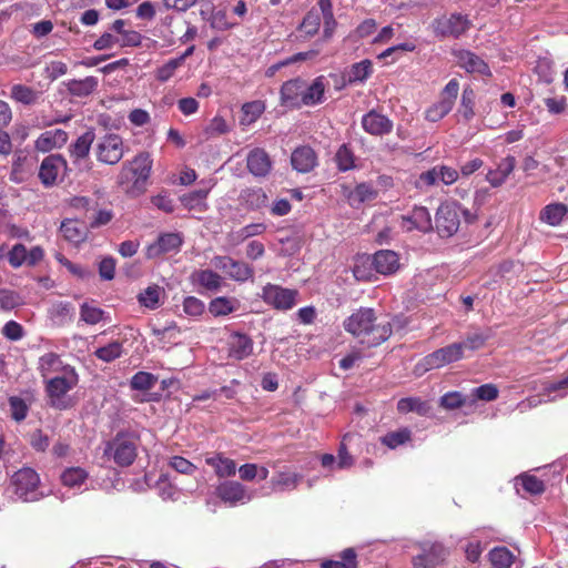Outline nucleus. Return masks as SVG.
<instances>
[{
	"label": "nucleus",
	"mask_w": 568,
	"mask_h": 568,
	"mask_svg": "<svg viewBox=\"0 0 568 568\" xmlns=\"http://www.w3.org/2000/svg\"><path fill=\"white\" fill-rule=\"evenodd\" d=\"M375 311L361 307L344 321L346 332L357 337L362 344L376 347L387 341L393 328L389 322H376Z\"/></svg>",
	"instance_id": "nucleus-1"
},
{
	"label": "nucleus",
	"mask_w": 568,
	"mask_h": 568,
	"mask_svg": "<svg viewBox=\"0 0 568 568\" xmlns=\"http://www.w3.org/2000/svg\"><path fill=\"white\" fill-rule=\"evenodd\" d=\"M152 159L150 153L141 152L131 161L122 164L118 175V184L122 191L131 196L142 194L151 174Z\"/></svg>",
	"instance_id": "nucleus-2"
},
{
	"label": "nucleus",
	"mask_w": 568,
	"mask_h": 568,
	"mask_svg": "<svg viewBox=\"0 0 568 568\" xmlns=\"http://www.w3.org/2000/svg\"><path fill=\"white\" fill-rule=\"evenodd\" d=\"M140 437L135 433L120 432L106 444L104 455L120 467L131 466L138 456Z\"/></svg>",
	"instance_id": "nucleus-3"
},
{
	"label": "nucleus",
	"mask_w": 568,
	"mask_h": 568,
	"mask_svg": "<svg viewBox=\"0 0 568 568\" xmlns=\"http://www.w3.org/2000/svg\"><path fill=\"white\" fill-rule=\"evenodd\" d=\"M79 383V375L74 367L65 368L61 376L49 378L45 383V393L50 399V405L57 409H67L70 404L64 400L68 392L73 389Z\"/></svg>",
	"instance_id": "nucleus-4"
},
{
	"label": "nucleus",
	"mask_w": 568,
	"mask_h": 568,
	"mask_svg": "<svg viewBox=\"0 0 568 568\" xmlns=\"http://www.w3.org/2000/svg\"><path fill=\"white\" fill-rule=\"evenodd\" d=\"M471 27V21L462 13H452L450 16H442L432 22V29L438 38L458 39L466 33Z\"/></svg>",
	"instance_id": "nucleus-5"
},
{
	"label": "nucleus",
	"mask_w": 568,
	"mask_h": 568,
	"mask_svg": "<svg viewBox=\"0 0 568 568\" xmlns=\"http://www.w3.org/2000/svg\"><path fill=\"white\" fill-rule=\"evenodd\" d=\"M94 154L97 160L103 164H118L124 155L122 138L115 133L103 135L94 145Z\"/></svg>",
	"instance_id": "nucleus-6"
},
{
	"label": "nucleus",
	"mask_w": 568,
	"mask_h": 568,
	"mask_svg": "<svg viewBox=\"0 0 568 568\" xmlns=\"http://www.w3.org/2000/svg\"><path fill=\"white\" fill-rule=\"evenodd\" d=\"M418 547L420 552L412 558L413 568H436L448 556L447 548L439 541H423Z\"/></svg>",
	"instance_id": "nucleus-7"
},
{
	"label": "nucleus",
	"mask_w": 568,
	"mask_h": 568,
	"mask_svg": "<svg viewBox=\"0 0 568 568\" xmlns=\"http://www.w3.org/2000/svg\"><path fill=\"white\" fill-rule=\"evenodd\" d=\"M463 356L460 344L453 343L425 356L417 365V369L420 368L423 372L437 369L462 359Z\"/></svg>",
	"instance_id": "nucleus-8"
},
{
	"label": "nucleus",
	"mask_w": 568,
	"mask_h": 568,
	"mask_svg": "<svg viewBox=\"0 0 568 568\" xmlns=\"http://www.w3.org/2000/svg\"><path fill=\"white\" fill-rule=\"evenodd\" d=\"M297 296V290L286 288L270 283L262 290L263 301L278 311L292 310L296 304Z\"/></svg>",
	"instance_id": "nucleus-9"
},
{
	"label": "nucleus",
	"mask_w": 568,
	"mask_h": 568,
	"mask_svg": "<svg viewBox=\"0 0 568 568\" xmlns=\"http://www.w3.org/2000/svg\"><path fill=\"white\" fill-rule=\"evenodd\" d=\"M436 230L440 237H450L459 229V206L456 203H443L435 216Z\"/></svg>",
	"instance_id": "nucleus-10"
},
{
	"label": "nucleus",
	"mask_w": 568,
	"mask_h": 568,
	"mask_svg": "<svg viewBox=\"0 0 568 568\" xmlns=\"http://www.w3.org/2000/svg\"><path fill=\"white\" fill-rule=\"evenodd\" d=\"M39 483L40 478L38 473L29 467L18 470L12 476L14 493L23 500H31L34 498Z\"/></svg>",
	"instance_id": "nucleus-11"
},
{
	"label": "nucleus",
	"mask_w": 568,
	"mask_h": 568,
	"mask_svg": "<svg viewBox=\"0 0 568 568\" xmlns=\"http://www.w3.org/2000/svg\"><path fill=\"white\" fill-rule=\"evenodd\" d=\"M213 262L217 268L223 270L229 277L237 282H245L254 275L252 266L245 262L235 261L230 256H215Z\"/></svg>",
	"instance_id": "nucleus-12"
},
{
	"label": "nucleus",
	"mask_w": 568,
	"mask_h": 568,
	"mask_svg": "<svg viewBox=\"0 0 568 568\" xmlns=\"http://www.w3.org/2000/svg\"><path fill=\"white\" fill-rule=\"evenodd\" d=\"M254 342L245 333L233 332L227 339V357L233 361H243L253 354Z\"/></svg>",
	"instance_id": "nucleus-13"
},
{
	"label": "nucleus",
	"mask_w": 568,
	"mask_h": 568,
	"mask_svg": "<svg viewBox=\"0 0 568 568\" xmlns=\"http://www.w3.org/2000/svg\"><path fill=\"white\" fill-rule=\"evenodd\" d=\"M183 240L178 233H163L156 241L149 244L145 248L146 258H156L163 254L179 251Z\"/></svg>",
	"instance_id": "nucleus-14"
},
{
	"label": "nucleus",
	"mask_w": 568,
	"mask_h": 568,
	"mask_svg": "<svg viewBox=\"0 0 568 568\" xmlns=\"http://www.w3.org/2000/svg\"><path fill=\"white\" fill-rule=\"evenodd\" d=\"M65 169V159L60 154H51L41 162L39 179L44 186H52L55 184L59 174Z\"/></svg>",
	"instance_id": "nucleus-15"
},
{
	"label": "nucleus",
	"mask_w": 568,
	"mask_h": 568,
	"mask_svg": "<svg viewBox=\"0 0 568 568\" xmlns=\"http://www.w3.org/2000/svg\"><path fill=\"white\" fill-rule=\"evenodd\" d=\"M215 495L224 504H229L231 506L251 499L245 486L236 480H225L220 483L215 488Z\"/></svg>",
	"instance_id": "nucleus-16"
},
{
	"label": "nucleus",
	"mask_w": 568,
	"mask_h": 568,
	"mask_svg": "<svg viewBox=\"0 0 568 568\" xmlns=\"http://www.w3.org/2000/svg\"><path fill=\"white\" fill-rule=\"evenodd\" d=\"M457 64L468 73H478L484 77H491L489 65L476 53L460 49L453 52Z\"/></svg>",
	"instance_id": "nucleus-17"
},
{
	"label": "nucleus",
	"mask_w": 568,
	"mask_h": 568,
	"mask_svg": "<svg viewBox=\"0 0 568 568\" xmlns=\"http://www.w3.org/2000/svg\"><path fill=\"white\" fill-rule=\"evenodd\" d=\"M361 124L366 133L375 136L389 134L394 126L393 121L388 116L376 110H371L364 114Z\"/></svg>",
	"instance_id": "nucleus-18"
},
{
	"label": "nucleus",
	"mask_w": 568,
	"mask_h": 568,
	"mask_svg": "<svg viewBox=\"0 0 568 568\" xmlns=\"http://www.w3.org/2000/svg\"><path fill=\"white\" fill-rule=\"evenodd\" d=\"M402 227L406 231L418 230L424 233L432 231V216L427 207L415 206L409 214L403 215Z\"/></svg>",
	"instance_id": "nucleus-19"
},
{
	"label": "nucleus",
	"mask_w": 568,
	"mask_h": 568,
	"mask_svg": "<svg viewBox=\"0 0 568 568\" xmlns=\"http://www.w3.org/2000/svg\"><path fill=\"white\" fill-rule=\"evenodd\" d=\"M246 168L254 176L264 178L272 170V160L264 149L255 148L246 156Z\"/></svg>",
	"instance_id": "nucleus-20"
},
{
	"label": "nucleus",
	"mask_w": 568,
	"mask_h": 568,
	"mask_svg": "<svg viewBox=\"0 0 568 568\" xmlns=\"http://www.w3.org/2000/svg\"><path fill=\"white\" fill-rule=\"evenodd\" d=\"M371 263L377 273L383 275H392L396 273L400 266L399 256L390 250H379L372 257Z\"/></svg>",
	"instance_id": "nucleus-21"
},
{
	"label": "nucleus",
	"mask_w": 568,
	"mask_h": 568,
	"mask_svg": "<svg viewBox=\"0 0 568 568\" xmlns=\"http://www.w3.org/2000/svg\"><path fill=\"white\" fill-rule=\"evenodd\" d=\"M291 163L294 170L300 173L311 172L317 164V155L308 145L296 148L291 155Z\"/></svg>",
	"instance_id": "nucleus-22"
},
{
	"label": "nucleus",
	"mask_w": 568,
	"mask_h": 568,
	"mask_svg": "<svg viewBox=\"0 0 568 568\" xmlns=\"http://www.w3.org/2000/svg\"><path fill=\"white\" fill-rule=\"evenodd\" d=\"M303 80L292 79L281 87V104L288 108H301L303 105Z\"/></svg>",
	"instance_id": "nucleus-23"
},
{
	"label": "nucleus",
	"mask_w": 568,
	"mask_h": 568,
	"mask_svg": "<svg viewBox=\"0 0 568 568\" xmlns=\"http://www.w3.org/2000/svg\"><path fill=\"white\" fill-rule=\"evenodd\" d=\"M68 133L62 129L49 130L39 135L36 140V149L40 152H49L62 148L68 141Z\"/></svg>",
	"instance_id": "nucleus-24"
},
{
	"label": "nucleus",
	"mask_w": 568,
	"mask_h": 568,
	"mask_svg": "<svg viewBox=\"0 0 568 568\" xmlns=\"http://www.w3.org/2000/svg\"><path fill=\"white\" fill-rule=\"evenodd\" d=\"M459 92V82L457 79H452L440 92V99L433 105L439 113L446 116L452 110L456 102Z\"/></svg>",
	"instance_id": "nucleus-25"
},
{
	"label": "nucleus",
	"mask_w": 568,
	"mask_h": 568,
	"mask_svg": "<svg viewBox=\"0 0 568 568\" xmlns=\"http://www.w3.org/2000/svg\"><path fill=\"white\" fill-rule=\"evenodd\" d=\"M516 166V159L513 155H507L498 164L497 169L490 170L486 179L494 187L500 186L507 178L513 173Z\"/></svg>",
	"instance_id": "nucleus-26"
},
{
	"label": "nucleus",
	"mask_w": 568,
	"mask_h": 568,
	"mask_svg": "<svg viewBox=\"0 0 568 568\" xmlns=\"http://www.w3.org/2000/svg\"><path fill=\"white\" fill-rule=\"evenodd\" d=\"M205 463L214 468L220 478L232 477L236 473V463L221 453L206 457Z\"/></svg>",
	"instance_id": "nucleus-27"
},
{
	"label": "nucleus",
	"mask_w": 568,
	"mask_h": 568,
	"mask_svg": "<svg viewBox=\"0 0 568 568\" xmlns=\"http://www.w3.org/2000/svg\"><path fill=\"white\" fill-rule=\"evenodd\" d=\"M71 367L64 365L60 356L55 353H47L39 358L38 369L43 378L49 377L53 373H65V368Z\"/></svg>",
	"instance_id": "nucleus-28"
},
{
	"label": "nucleus",
	"mask_w": 568,
	"mask_h": 568,
	"mask_svg": "<svg viewBox=\"0 0 568 568\" xmlns=\"http://www.w3.org/2000/svg\"><path fill=\"white\" fill-rule=\"evenodd\" d=\"M515 487L517 493L520 491V488L528 495L538 496L541 495L545 489V483L535 475H530L524 473L515 478Z\"/></svg>",
	"instance_id": "nucleus-29"
},
{
	"label": "nucleus",
	"mask_w": 568,
	"mask_h": 568,
	"mask_svg": "<svg viewBox=\"0 0 568 568\" xmlns=\"http://www.w3.org/2000/svg\"><path fill=\"white\" fill-rule=\"evenodd\" d=\"M240 308V302L235 297L219 296L209 303V312L214 317L226 316Z\"/></svg>",
	"instance_id": "nucleus-30"
},
{
	"label": "nucleus",
	"mask_w": 568,
	"mask_h": 568,
	"mask_svg": "<svg viewBox=\"0 0 568 568\" xmlns=\"http://www.w3.org/2000/svg\"><path fill=\"white\" fill-rule=\"evenodd\" d=\"M430 405L427 400L419 397H404L397 402V412L399 414L416 413L419 416H427L430 413Z\"/></svg>",
	"instance_id": "nucleus-31"
},
{
	"label": "nucleus",
	"mask_w": 568,
	"mask_h": 568,
	"mask_svg": "<svg viewBox=\"0 0 568 568\" xmlns=\"http://www.w3.org/2000/svg\"><path fill=\"white\" fill-rule=\"evenodd\" d=\"M324 92L325 84L323 77L316 78L310 85L303 81V105H314L321 103L324 98Z\"/></svg>",
	"instance_id": "nucleus-32"
},
{
	"label": "nucleus",
	"mask_w": 568,
	"mask_h": 568,
	"mask_svg": "<svg viewBox=\"0 0 568 568\" xmlns=\"http://www.w3.org/2000/svg\"><path fill=\"white\" fill-rule=\"evenodd\" d=\"M60 231L63 237L73 244H80L87 239L85 227L78 220L68 219L63 221Z\"/></svg>",
	"instance_id": "nucleus-33"
},
{
	"label": "nucleus",
	"mask_w": 568,
	"mask_h": 568,
	"mask_svg": "<svg viewBox=\"0 0 568 568\" xmlns=\"http://www.w3.org/2000/svg\"><path fill=\"white\" fill-rule=\"evenodd\" d=\"M568 213V206L564 203H551L546 205L539 214L541 222L547 223L551 226L559 225L566 214Z\"/></svg>",
	"instance_id": "nucleus-34"
},
{
	"label": "nucleus",
	"mask_w": 568,
	"mask_h": 568,
	"mask_svg": "<svg viewBox=\"0 0 568 568\" xmlns=\"http://www.w3.org/2000/svg\"><path fill=\"white\" fill-rule=\"evenodd\" d=\"M98 79L94 77H87L80 80H70L67 84L70 94L79 98L90 95L98 87Z\"/></svg>",
	"instance_id": "nucleus-35"
},
{
	"label": "nucleus",
	"mask_w": 568,
	"mask_h": 568,
	"mask_svg": "<svg viewBox=\"0 0 568 568\" xmlns=\"http://www.w3.org/2000/svg\"><path fill=\"white\" fill-rule=\"evenodd\" d=\"M302 480V475L292 471H281L274 475L271 484L274 490L285 491L293 490Z\"/></svg>",
	"instance_id": "nucleus-36"
},
{
	"label": "nucleus",
	"mask_w": 568,
	"mask_h": 568,
	"mask_svg": "<svg viewBox=\"0 0 568 568\" xmlns=\"http://www.w3.org/2000/svg\"><path fill=\"white\" fill-rule=\"evenodd\" d=\"M94 141V133L87 131L70 145V155L74 160H82L89 155L90 148Z\"/></svg>",
	"instance_id": "nucleus-37"
},
{
	"label": "nucleus",
	"mask_w": 568,
	"mask_h": 568,
	"mask_svg": "<svg viewBox=\"0 0 568 568\" xmlns=\"http://www.w3.org/2000/svg\"><path fill=\"white\" fill-rule=\"evenodd\" d=\"M240 200L246 209L258 210L266 205L267 196L261 187H255L242 191Z\"/></svg>",
	"instance_id": "nucleus-38"
},
{
	"label": "nucleus",
	"mask_w": 568,
	"mask_h": 568,
	"mask_svg": "<svg viewBox=\"0 0 568 568\" xmlns=\"http://www.w3.org/2000/svg\"><path fill=\"white\" fill-rule=\"evenodd\" d=\"M265 111V103L261 100L246 102L242 105L241 125H251L256 122Z\"/></svg>",
	"instance_id": "nucleus-39"
},
{
	"label": "nucleus",
	"mask_w": 568,
	"mask_h": 568,
	"mask_svg": "<svg viewBox=\"0 0 568 568\" xmlns=\"http://www.w3.org/2000/svg\"><path fill=\"white\" fill-rule=\"evenodd\" d=\"M379 440L389 449H395L412 440V430L408 427H402L397 430L388 432Z\"/></svg>",
	"instance_id": "nucleus-40"
},
{
	"label": "nucleus",
	"mask_w": 568,
	"mask_h": 568,
	"mask_svg": "<svg viewBox=\"0 0 568 568\" xmlns=\"http://www.w3.org/2000/svg\"><path fill=\"white\" fill-rule=\"evenodd\" d=\"M373 73V63L368 59H364L361 62H356L351 65L347 72L348 83L364 82Z\"/></svg>",
	"instance_id": "nucleus-41"
},
{
	"label": "nucleus",
	"mask_w": 568,
	"mask_h": 568,
	"mask_svg": "<svg viewBox=\"0 0 568 568\" xmlns=\"http://www.w3.org/2000/svg\"><path fill=\"white\" fill-rule=\"evenodd\" d=\"M488 559L494 568H510L516 557L507 547H495L488 552Z\"/></svg>",
	"instance_id": "nucleus-42"
},
{
	"label": "nucleus",
	"mask_w": 568,
	"mask_h": 568,
	"mask_svg": "<svg viewBox=\"0 0 568 568\" xmlns=\"http://www.w3.org/2000/svg\"><path fill=\"white\" fill-rule=\"evenodd\" d=\"M491 337L490 328L485 331H476L468 333L463 342H459L462 351H477L485 346L486 342Z\"/></svg>",
	"instance_id": "nucleus-43"
},
{
	"label": "nucleus",
	"mask_w": 568,
	"mask_h": 568,
	"mask_svg": "<svg viewBox=\"0 0 568 568\" xmlns=\"http://www.w3.org/2000/svg\"><path fill=\"white\" fill-rule=\"evenodd\" d=\"M377 191L369 183H359L349 193L348 200L352 205H359L377 197Z\"/></svg>",
	"instance_id": "nucleus-44"
},
{
	"label": "nucleus",
	"mask_w": 568,
	"mask_h": 568,
	"mask_svg": "<svg viewBox=\"0 0 568 568\" xmlns=\"http://www.w3.org/2000/svg\"><path fill=\"white\" fill-rule=\"evenodd\" d=\"M341 560H324L321 568H357V555L353 548L344 549L341 555Z\"/></svg>",
	"instance_id": "nucleus-45"
},
{
	"label": "nucleus",
	"mask_w": 568,
	"mask_h": 568,
	"mask_svg": "<svg viewBox=\"0 0 568 568\" xmlns=\"http://www.w3.org/2000/svg\"><path fill=\"white\" fill-rule=\"evenodd\" d=\"M163 288L159 285L148 286L144 291L139 293L138 302L150 310H155L160 306V297Z\"/></svg>",
	"instance_id": "nucleus-46"
},
{
	"label": "nucleus",
	"mask_w": 568,
	"mask_h": 568,
	"mask_svg": "<svg viewBox=\"0 0 568 568\" xmlns=\"http://www.w3.org/2000/svg\"><path fill=\"white\" fill-rule=\"evenodd\" d=\"M123 353V345L119 341H113L105 346L99 347L94 351L93 355L104 363H111L121 357Z\"/></svg>",
	"instance_id": "nucleus-47"
},
{
	"label": "nucleus",
	"mask_w": 568,
	"mask_h": 568,
	"mask_svg": "<svg viewBox=\"0 0 568 568\" xmlns=\"http://www.w3.org/2000/svg\"><path fill=\"white\" fill-rule=\"evenodd\" d=\"M334 160L337 169L342 172H346L355 168V155L347 144H342L338 148Z\"/></svg>",
	"instance_id": "nucleus-48"
},
{
	"label": "nucleus",
	"mask_w": 568,
	"mask_h": 568,
	"mask_svg": "<svg viewBox=\"0 0 568 568\" xmlns=\"http://www.w3.org/2000/svg\"><path fill=\"white\" fill-rule=\"evenodd\" d=\"M209 192H210L209 189H200V190L192 191L187 194H184L181 197V202L189 210H194L197 207L200 210H204L206 207L204 201L207 197Z\"/></svg>",
	"instance_id": "nucleus-49"
},
{
	"label": "nucleus",
	"mask_w": 568,
	"mask_h": 568,
	"mask_svg": "<svg viewBox=\"0 0 568 568\" xmlns=\"http://www.w3.org/2000/svg\"><path fill=\"white\" fill-rule=\"evenodd\" d=\"M195 278L199 285L209 291H216L222 285V277L212 270H201L196 272Z\"/></svg>",
	"instance_id": "nucleus-50"
},
{
	"label": "nucleus",
	"mask_w": 568,
	"mask_h": 568,
	"mask_svg": "<svg viewBox=\"0 0 568 568\" xmlns=\"http://www.w3.org/2000/svg\"><path fill=\"white\" fill-rule=\"evenodd\" d=\"M475 99H476V94H475L474 89L469 85L466 87L463 90L460 106H459V113L466 121L471 120L475 115V111H474Z\"/></svg>",
	"instance_id": "nucleus-51"
},
{
	"label": "nucleus",
	"mask_w": 568,
	"mask_h": 568,
	"mask_svg": "<svg viewBox=\"0 0 568 568\" xmlns=\"http://www.w3.org/2000/svg\"><path fill=\"white\" fill-rule=\"evenodd\" d=\"M158 382V377L149 372H138L135 373L131 381L130 386L134 390L146 392L152 389Z\"/></svg>",
	"instance_id": "nucleus-52"
},
{
	"label": "nucleus",
	"mask_w": 568,
	"mask_h": 568,
	"mask_svg": "<svg viewBox=\"0 0 568 568\" xmlns=\"http://www.w3.org/2000/svg\"><path fill=\"white\" fill-rule=\"evenodd\" d=\"M10 97L19 103L29 105L37 101L38 93L32 88L24 84H14L11 88Z\"/></svg>",
	"instance_id": "nucleus-53"
},
{
	"label": "nucleus",
	"mask_w": 568,
	"mask_h": 568,
	"mask_svg": "<svg viewBox=\"0 0 568 568\" xmlns=\"http://www.w3.org/2000/svg\"><path fill=\"white\" fill-rule=\"evenodd\" d=\"M22 304V297L18 292L8 288H0V311L10 312Z\"/></svg>",
	"instance_id": "nucleus-54"
},
{
	"label": "nucleus",
	"mask_w": 568,
	"mask_h": 568,
	"mask_svg": "<svg viewBox=\"0 0 568 568\" xmlns=\"http://www.w3.org/2000/svg\"><path fill=\"white\" fill-rule=\"evenodd\" d=\"M88 478V473L81 467H70L61 475V480L64 486L78 487Z\"/></svg>",
	"instance_id": "nucleus-55"
},
{
	"label": "nucleus",
	"mask_w": 568,
	"mask_h": 568,
	"mask_svg": "<svg viewBox=\"0 0 568 568\" xmlns=\"http://www.w3.org/2000/svg\"><path fill=\"white\" fill-rule=\"evenodd\" d=\"M9 407H10V415L11 418L17 422L21 423L28 416L29 406L26 403L24 399H22L19 396H11L8 399Z\"/></svg>",
	"instance_id": "nucleus-56"
},
{
	"label": "nucleus",
	"mask_w": 568,
	"mask_h": 568,
	"mask_svg": "<svg viewBox=\"0 0 568 568\" xmlns=\"http://www.w3.org/2000/svg\"><path fill=\"white\" fill-rule=\"evenodd\" d=\"M104 311L89 303L80 306V318L89 325H95L103 320Z\"/></svg>",
	"instance_id": "nucleus-57"
},
{
	"label": "nucleus",
	"mask_w": 568,
	"mask_h": 568,
	"mask_svg": "<svg viewBox=\"0 0 568 568\" xmlns=\"http://www.w3.org/2000/svg\"><path fill=\"white\" fill-rule=\"evenodd\" d=\"M182 67V59H171L155 70V78L160 82L169 81L175 71Z\"/></svg>",
	"instance_id": "nucleus-58"
},
{
	"label": "nucleus",
	"mask_w": 568,
	"mask_h": 568,
	"mask_svg": "<svg viewBox=\"0 0 568 568\" xmlns=\"http://www.w3.org/2000/svg\"><path fill=\"white\" fill-rule=\"evenodd\" d=\"M371 265L372 263L369 256L358 257L353 267V274L355 278L358 281H371L373 276L369 268Z\"/></svg>",
	"instance_id": "nucleus-59"
},
{
	"label": "nucleus",
	"mask_w": 568,
	"mask_h": 568,
	"mask_svg": "<svg viewBox=\"0 0 568 568\" xmlns=\"http://www.w3.org/2000/svg\"><path fill=\"white\" fill-rule=\"evenodd\" d=\"M321 26L320 13L315 10L308 11L301 23V29L307 36H314L318 32Z\"/></svg>",
	"instance_id": "nucleus-60"
},
{
	"label": "nucleus",
	"mask_w": 568,
	"mask_h": 568,
	"mask_svg": "<svg viewBox=\"0 0 568 568\" xmlns=\"http://www.w3.org/2000/svg\"><path fill=\"white\" fill-rule=\"evenodd\" d=\"M438 181L437 168L434 166L418 175L415 181V186L422 191H426L428 187L436 185Z\"/></svg>",
	"instance_id": "nucleus-61"
},
{
	"label": "nucleus",
	"mask_w": 568,
	"mask_h": 568,
	"mask_svg": "<svg viewBox=\"0 0 568 568\" xmlns=\"http://www.w3.org/2000/svg\"><path fill=\"white\" fill-rule=\"evenodd\" d=\"M465 403L466 398L459 392H448L440 397V406L447 410L460 408Z\"/></svg>",
	"instance_id": "nucleus-62"
},
{
	"label": "nucleus",
	"mask_w": 568,
	"mask_h": 568,
	"mask_svg": "<svg viewBox=\"0 0 568 568\" xmlns=\"http://www.w3.org/2000/svg\"><path fill=\"white\" fill-rule=\"evenodd\" d=\"M27 260H28L27 247L21 243L14 244L12 246V248L10 250V252L8 253L9 264L14 268H18L23 263H27Z\"/></svg>",
	"instance_id": "nucleus-63"
},
{
	"label": "nucleus",
	"mask_w": 568,
	"mask_h": 568,
	"mask_svg": "<svg viewBox=\"0 0 568 568\" xmlns=\"http://www.w3.org/2000/svg\"><path fill=\"white\" fill-rule=\"evenodd\" d=\"M498 388L495 384H484L473 389L476 399L493 402L498 398Z\"/></svg>",
	"instance_id": "nucleus-64"
}]
</instances>
